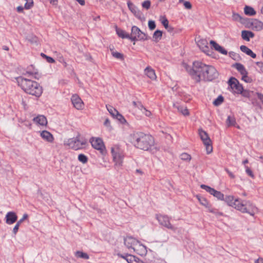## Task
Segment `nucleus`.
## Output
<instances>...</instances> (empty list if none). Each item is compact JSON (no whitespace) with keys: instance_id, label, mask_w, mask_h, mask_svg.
<instances>
[{"instance_id":"f3484780","label":"nucleus","mask_w":263,"mask_h":263,"mask_svg":"<svg viewBox=\"0 0 263 263\" xmlns=\"http://www.w3.org/2000/svg\"><path fill=\"white\" fill-rule=\"evenodd\" d=\"M17 216L14 212H9L6 215V222L8 224H12L17 220Z\"/></svg>"},{"instance_id":"ddd939ff","label":"nucleus","mask_w":263,"mask_h":263,"mask_svg":"<svg viewBox=\"0 0 263 263\" xmlns=\"http://www.w3.org/2000/svg\"><path fill=\"white\" fill-rule=\"evenodd\" d=\"M71 101L73 107L77 109L81 110L83 109L84 106V103L78 95H73L71 98Z\"/></svg>"},{"instance_id":"c9c22d12","label":"nucleus","mask_w":263,"mask_h":263,"mask_svg":"<svg viewBox=\"0 0 263 263\" xmlns=\"http://www.w3.org/2000/svg\"><path fill=\"white\" fill-rule=\"evenodd\" d=\"M179 3H183L184 7L186 9H191L192 7V4L189 1H185L184 0H179Z\"/></svg>"},{"instance_id":"412c9836","label":"nucleus","mask_w":263,"mask_h":263,"mask_svg":"<svg viewBox=\"0 0 263 263\" xmlns=\"http://www.w3.org/2000/svg\"><path fill=\"white\" fill-rule=\"evenodd\" d=\"M173 106L174 108H176L177 110L181 112L182 115L184 116L189 115V112L186 107L181 105L178 103H174Z\"/></svg>"},{"instance_id":"ea45409f","label":"nucleus","mask_w":263,"mask_h":263,"mask_svg":"<svg viewBox=\"0 0 263 263\" xmlns=\"http://www.w3.org/2000/svg\"><path fill=\"white\" fill-rule=\"evenodd\" d=\"M241 51L249 55L251 50L245 45H241L240 47Z\"/></svg>"},{"instance_id":"aec40b11","label":"nucleus","mask_w":263,"mask_h":263,"mask_svg":"<svg viewBox=\"0 0 263 263\" xmlns=\"http://www.w3.org/2000/svg\"><path fill=\"white\" fill-rule=\"evenodd\" d=\"M33 120L36 124L42 126L46 125L47 123V121L46 117L43 115L37 116V117L34 118Z\"/></svg>"},{"instance_id":"39448f33","label":"nucleus","mask_w":263,"mask_h":263,"mask_svg":"<svg viewBox=\"0 0 263 263\" xmlns=\"http://www.w3.org/2000/svg\"><path fill=\"white\" fill-rule=\"evenodd\" d=\"M111 153L115 163V166L117 168L121 167L123 165L124 158V153L118 145H115L111 148Z\"/></svg>"},{"instance_id":"6e6d98bb","label":"nucleus","mask_w":263,"mask_h":263,"mask_svg":"<svg viewBox=\"0 0 263 263\" xmlns=\"http://www.w3.org/2000/svg\"><path fill=\"white\" fill-rule=\"evenodd\" d=\"M256 65L259 68V72L263 73V63L262 62H257Z\"/></svg>"},{"instance_id":"9d476101","label":"nucleus","mask_w":263,"mask_h":263,"mask_svg":"<svg viewBox=\"0 0 263 263\" xmlns=\"http://www.w3.org/2000/svg\"><path fill=\"white\" fill-rule=\"evenodd\" d=\"M156 217L160 225L174 232L176 231L177 228L171 223L170 218L167 215H157Z\"/></svg>"},{"instance_id":"4c0bfd02","label":"nucleus","mask_w":263,"mask_h":263,"mask_svg":"<svg viewBox=\"0 0 263 263\" xmlns=\"http://www.w3.org/2000/svg\"><path fill=\"white\" fill-rule=\"evenodd\" d=\"M139 108L141 110V111L147 117H150L152 113L150 111L147 110L142 105H140Z\"/></svg>"},{"instance_id":"20e7f679","label":"nucleus","mask_w":263,"mask_h":263,"mask_svg":"<svg viewBox=\"0 0 263 263\" xmlns=\"http://www.w3.org/2000/svg\"><path fill=\"white\" fill-rule=\"evenodd\" d=\"M133 143L137 148L149 151L154 146L155 141L151 135L138 132L134 135Z\"/></svg>"},{"instance_id":"1a4fd4ad","label":"nucleus","mask_w":263,"mask_h":263,"mask_svg":"<svg viewBox=\"0 0 263 263\" xmlns=\"http://www.w3.org/2000/svg\"><path fill=\"white\" fill-rule=\"evenodd\" d=\"M89 142L92 147L100 152L102 154L105 152V146L103 140L98 137H91L89 139Z\"/></svg>"},{"instance_id":"5701e85b","label":"nucleus","mask_w":263,"mask_h":263,"mask_svg":"<svg viewBox=\"0 0 263 263\" xmlns=\"http://www.w3.org/2000/svg\"><path fill=\"white\" fill-rule=\"evenodd\" d=\"M254 36L253 32L250 31L243 30L241 31V37L242 39L247 41H249L250 38Z\"/></svg>"},{"instance_id":"e433bc0d","label":"nucleus","mask_w":263,"mask_h":263,"mask_svg":"<svg viewBox=\"0 0 263 263\" xmlns=\"http://www.w3.org/2000/svg\"><path fill=\"white\" fill-rule=\"evenodd\" d=\"M223 101V98L222 96H219L213 102V104L215 106H218Z\"/></svg>"},{"instance_id":"603ef678","label":"nucleus","mask_w":263,"mask_h":263,"mask_svg":"<svg viewBox=\"0 0 263 263\" xmlns=\"http://www.w3.org/2000/svg\"><path fill=\"white\" fill-rule=\"evenodd\" d=\"M255 24H256L255 27L258 30H261L263 28V23L261 21H256Z\"/></svg>"},{"instance_id":"393cba45","label":"nucleus","mask_w":263,"mask_h":263,"mask_svg":"<svg viewBox=\"0 0 263 263\" xmlns=\"http://www.w3.org/2000/svg\"><path fill=\"white\" fill-rule=\"evenodd\" d=\"M226 124L228 127L235 126L236 125L235 118L234 116H229L226 120Z\"/></svg>"},{"instance_id":"f03ea898","label":"nucleus","mask_w":263,"mask_h":263,"mask_svg":"<svg viewBox=\"0 0 263 263\" xmlns=\"http://www.w3.org/2000/svg\"><path fill=\"white\" fill-rule=\"evenodd\" d=\"M225 202L229 205L242 213H248L252 216L258 213L257 208L250 201L235 198L233 196L224 197Z\"/></svg>"},{"instance_id":"e2e57ef3","label":"nucleus","mask_w":263,"mask_h":263,"mask_svg":"<svg viewBox=\"0 0 263 263\" xmlns=\"http://www.w3.org/2000/svg\"><path fill=\"white\" fill-rule=\"evenodd\" d=\"M209 211L211 212V213H214L215 214H218V215H222V213H220V212H216V211H215L213 209H210L209 210Z\"/></svg>"},{"instance_id":"423d86ee","label":"nucleus","mask_w":263,"mask_h":263,"mask_svg":"<svg viewBox=\"0 0 263 263\" xmlns=\"http://www.w3.org/2000/svg\"><path fill=\"white\" fill-rule=\"evenodd\" d=\"M86 140L84 138L78 136L76 137L68 139L65 142V144L72 149L78 150L81 149L86 144Z\"/></svg>"},{"instance_id":"a878e982","label":"nucleus","mask_w":263,"mask_h":263,"mask_svg":"<svg viewBox=\"0 0 263 263\" xmlns=\"http://www.w3.org/2000/svg\"><path fill=\"white\" fill-rule=\"evenodd\" d=\"M127 257V262L128 263H142V261L135 256L130 255Z\"/></svg>"},{"instance_id":"6ab92c4d","label":"nucleus","mask_w":263,"mask_h":263,"mask_svg":"<svg viewBox=\"0 0 263 263\" xmlns=\"http://www.w3.org/2000/svg\"><path fill=\"white\" fill-rule=\"evenodd\" d=\"M41 137L48 142H52L54 138L52 135L47 130H43L40 133Z\"/></svg>"},{"instance_id":"58836bf2","label":"nucleus","mask_w":263,"mask_h":263,"mask_svg":"<svg viewBox=\"0 0 263 263\" xmlns=\"http://www.w3.org/2000/svg\"><path fill=\"white\" fill-rule=\"evenodd\" d=\"M180 157L181 160L188 161H190L191 159V155L185 153L181 154L180 156Z\"/></svg>"},{"instance_id":"f257e3e1","label":"nucleus","mask_w":263,"mask_h":263,"mask_svg":"<svg viewBox=\"0 0 263 263\" xmlns=\"http://www.w3.org/2000/svg\"><path fill=\"white\" fill-rule=\"evenodd\" d=\"M184 67L192 79L196 83L201 81H212L218 78L219 73L212 65H207L201 61H195L192 67L185 65Z\"/></svg>"},{"instance_id":"c756f323","label":"nucleus","mask_w":263,"mask_h":263,"mask_svg":"<svg viewBox=\"0 0 263 263\" xmlns=\"http://www.w3.org/2000/svg\"><path fill=\"white\" fill-rule=\"evenodd\" d=\"M162 35V32L159 30H157L153 34V39L156 42L159 41L161 39Z\"/></svg>"},{"instance_id":"4d7b16f0","label":"nucleus","mask_w":263,"mask_h":263,"mask_svg":"<svg viewBox=\"0 0 263 263\" xmlns=\"http://www.w3.org/2000/svg\"><path fill=\"white\" fill-rule=\"evenodd\" d=\"M20 224H18L17 223H16V224H15V226H14V227L13 228V233H14V234H16L18 231V228H19V227H20Z\"/></svg>"},{"instance_id":"052dcab7","label":"nucleus","mask_w":263,"mask_h":263,"mask_svg":"<svg viewBox=\"0 0 263 263\" xmlns=\"http://www.w3.org/2000/svg\"><path fill=\"white\" fill-rule=\"evenodd\" d=\"M226 171H227V172L228 173V174H229V176L231 178H234L235 177L234 175L231 172H230L229 170H228V169H226Z\"/></svg>"},{"instance_id":"8fccbe9b","label":"nucleus","mask_w":263,"mask_h":263,"mask_svg":"<svg viewBox=\"0 0 263 263\" xmlns=\"http://www.w3.org/2000/svg\"><path fill=\"white\" fill-rule=\"evenodd\" d=\"M232 17L234 21H239L241 20V16L238 13H233Z\"/></svg>"},{"instance_id":"2eb2a0df","label":"nucleus","mask_w":263,"mask_h":263,"mask_svg":"<svg viewBox=\"0 0 263 263\" xmlns=\"http://www.w3.org/2000/svg\"><path fill=\"white\" fill-rule=\"evenodd\" d=\"M197 44L203 52L207 54H210V50L208 46V42L206 40L200 39L197 41Z\"/></svg>"},{"instance_id":"864d4df0","label":"nucleus","mask_w":263,"mask_h":263,"mask_svg":"<svg viewBox=\"0 0 263 263\" xmlns=\"http://www.w3.org/2000/svg\"><path fill=\"white\" fill-rule=\"evenodd\" d=\"M217 51L223 55H227L228 53L227 51L221 46Z\"/></svg>"},{"instance_id":"72a5a7b5","label":"nucleus","mask_w":263,"mask_h":263,"mask_svg":"<svg viewBox=\"0 0 263 263\" xmlns=\"http://www.w3.org/2000/svg\"><path fill=\"white\" fill-rule=\"evenodd\" d=\"M111 54L112 55L117 59H119V60H124V55L123 54L120 53V52H117V51H112L111 52Z\"/></svg>"},{"instance_id":"680f3d73","label":"nucleus","mask_w":263,"mask_h":263,"mask_svg":"<svg viewBox=\"0 0 263 263\" xmlns=\"http://www.w3.org/2000/svg\"><path fill=\"white\" fill-rule=\"evenodd\" d=\"M118 255H119V257H121V258H123V259H125L126 260H127V257L126 256H129L130 254H125V255H124V254H119Z\"/></svg>"},{"instance_id":"69168bd1","label":"nucleus","mask_w":263,"mask_h":263,"mask_svg":"<svg viewBox=\"0 0 263 263\" xmlns=\"http://www.w3.org/2000/svg\"><path fill=\"white\" fill-rule=\"evenodd\" d=\"M77 2H78L81 5L84 6L85 4L84 0H76Z\"/></svg>"},{"instance_id":"6e6552de","label":"nucleus","mask_w":263,"mask_h":263,"mask_svg":"<svg viewBox=\"0 0 263 263\" xmlns=\"http://www.w3.org/2000/svg\"><path fill=\"white\" fill-rule=\"evenodd\" d=\"M199 135L206 147V151L208 154L211 153L213 151L212 142L208 134L202 129L199 130Z\"/></svg>"},{"instance_id":"bf43d9fd","label":"nucleus","mask_w":263,"mask_h":263,"mask_svg":"<svg viewBox=\"0 0 263 263\" xmlns=\"http://www.w3.org/2000/svg\"><path fill=\"white\" fill-rule=\"evenodd\" d=\"M46 59L47 61L49 63H53L55 62L54 60L51 57L46 56Z\"/></svg>"},{"instance_id":"bb28decb","label":"nucleus","mask_w":263,"mask_h":263,"mask_svg":"<svg viewBox=\"0 0 263 263\" xmlns=\"http://www.w3.org/2000/svg\"><path fill=\"white\" fill-rule=\"evenodd\" d=\"M244 12L246 15L249 16H253L256 14V12L254 9L252 7L248 6H245L244 8Z\"/></svg>"},{"instance_id":"a19ab883","label":"nucleus","mask_w":263,"mask_h":263,"mask_svg":"<svg viewBox=\"0 0 263 263\" xmlns=\"http://www.w3.org/2000/svg\"><path fill=\"white\" fill-rule=\"evenodd\" d=\"M104 125L107 128V130H108L109 131H110L112 130V127L110 124V122L108 118H106L105 120V121L104 122Z\"/></svg>"},{"instance_id":"79ce46f5","label":"nucleus","mask_w":263,"mask_h":263,"mask_svg":"<svg viewBox=\"0 0 263 263\" xmlns=\"http://www.w3.org/2000/svg\"><path fill=\"white\" fill-rule=\"evenodd\" d=\"M161 21L164 28L167 29L168 28V21L167 19L165 16H163L161 17Z\"/></svg>"},{"instance_id":"13d9d810","label":"nucleus","mask_w":263,"mask_h":263,"mask_svg":"<svg viewBox=\"0 0 263 263\" xmlns=\"http://www.w3.org/2000/svg\"><path fill=\"white\" fill-rule=\"evenodd\" d=\"M256 95L258 98V99L262 102L263 104V94L259 93V92H256Z\"/></svg>"},{"instance_id":"f8f14e48","label":"nucleus","mask_w":263,"mask_h":263,"mask_svg":"<svg viewBox=\"0 0 263 263\" xmlns=\"http://www.w3.org/2000/svg\"><path fill=\"white\" fill-rule=\"evenodd\" d=\"M22 76L25 78L31 77L35 79H39L41 77V74L34 66L30 65L27 68L26 71L23 73Z\"/></svg>"},{"instance_id":"c03bdc74","label":"nucleus","mask_w":263,"mask_h":263,"mask_svg":"<svg viewBox=\"0 0 263 263\" xmlns=\"http://www.w3.org/2000/svg\"><path fill=\"white\" fill-rule=\"evenodd\" d=\"M127 5H128V8L133 13L136 12L137 8L133 3H130V2H128V3H127Z\"/></svg>"},{"instance_id":"0e129e2a","label":"nucleus","mask_w":263,"mask_h":263,"mask_svg":"<svg viewBox=\"0 0 263 263\" xmlns=\"http://www.w3.org/2000/svg\"><path fill=\"white\" fill-rule=\"evenodd\" d=\"M249 55H250L253 59H255L256 57V54L255 53H254L252 50L250 52Z\"/></svg>"},{"instance_id":"0eeeda50","label":"nucleus","mask_w":263,"mask_h":263,"mask_svg":"<svg viewBox=\"0 0 263 263\" xmlns=\"http://www.w3.org/2000/svg\"><path fill=\"white\" fill-rule=\"evenodd\" d=\"M147 39L146 34L143 32L138 27L133 26L129 35V40L132 41H144Z\"/></svg>"},{"instance_id":"7ed1b4c3","label":"nucleus","mask_w":263,"mask_h":263,"mask_svg":"<svg viewBox=\"0 0 263 263\" xmlns=\"http://www.w3.org/2000/svg\"><path fill=\"white\" fill-rule=\"evenodd\" d=\"M19 86L27 93L39 98L43 93V88L37 82L23 76L16 79Z\"/></svg>"},{"instance_id":"49530a36","label":"nucleus","mask_w":263,"mask_h":263,"mask_svg":"<svg viewBox=\"0 0 263 263\" xmlns=\"http://www.w3.org/2000/svg\"><path fill=\"white\" fill-rule=\"evenodd\" d=\"M142 6L144 8L146 9H148L151 6V2L148 0L145 1L142 3Z\"/></svg>"},{"instance_id":"09e8293b","label":"nucleus","mask_w":263,"mask_h":263,"mask_svg":"<svg viewBox=\"0 0 263 263\" xmlns=\"http://www.w3.org/2000/svg\"><path fill=\"white\" fill-rule=\"evenodd\" d=\"M148 26L150 30H154L156 28L155 22L154 21H149Z\"/></svg>"},{"instance_id":"b1692460","label":"nucleus","mask_w":263,"mask_h":263,"mask_svg":"<svg viewBox=\"0 0 263 263\" xmlns=\"http://www.w3.org/2000/svg\"><path fill=\"white\" fill-rule=\"evenodd\" d=\"M116 31L118 35L122 39H128L129 40V34L127 33L124 30L116 27Z\"/></svg>"},{"instance_id":"774afa93","label":"nucleus","mask_w":263,"mask_h":263,"mask_svg":"<svg viewBox=\"0 0 263 263\" xmlns=\"http://www.w3.org/2000/svg\"><path fill=\"white\" fill-rule=\"evenodd\" d=\"M255 263H263V258H259L258 259L255 260Z\"/></svg>"},{"instance_id":"7c9ffc66","label":"nucleus","mask_w":263,"mask_h":263,"mask_svg":"<svg viewBox=\"0 0 263 263\" xmlns=\"http://www.w3.org/2000/svg\"><path fill=\"white\" fill-rule=\"evenodd\" d=\"M106 108L108 112L112 116L113 118L115 117V116L119 112L117 110H116L114 107L110 105H106Z\"/></svg>"},{"instance_id":"9b49d317","label":"nucleus","mask_w":263,"mask_h":263,"mask_svg":"<svg viewBox=\"0 0 263 263\" xmlns=\"http://www.w3.org/2000/svg\"><path fill=\"white\" fill-rule=\"evenodd\" d=\"M229 84L234 93L237 94L242 93L243 91V87L236 78H231L229 81Z\"/></svg>"},{"instance_id":"cd10ccee","label":"nucleus","mask_w":263,"mask_h":263,"mask_svg":"<svg viewBox=\"0 0 263 263\" xmlns=\"http://www.w3.org/2000/svg\"><path fill=\"white\" fill-rule=\"evenodd\" d=\"M212 195L214 196L217 199L220 200H224V195L219 191H216L215 189L213 191V192Z\"/></svg>"},{"instance_id":"dca6fc26","label":"nucleus","mask_w":263,"mask_h":263,"mask_svg":"<svg viewBox=\"0 0 263 263\" xmlns=\"http://www.w3.org/2000/svg\"><path fill=\"white\" fill-rule=\"evenodd\" d=\"M133 250L138 254L142 256H145L147 252L146 246L140 243L139 241L138 242L137 245L135 247V248H133Z\"/></svg>"},{"instance_id":"5fc2aeb1","label":"nucleus","mask_w":263,"mask_h":263,"mask_svg":"<svg viewBox=\"0 0 263 263\" xmlns=\"http://www.w3.org/2000/svg\"><path fill=\"white\" fill-rule=\"evenodd\" d=\"M28 214H24L23 215V217H22L21 219H20V220L17 222V223L18 224H20V225H21V224H22V222H23L25 219H26L28 218Z\"/></svg>"},{"instance_id":"f704fd0d","label":"nucleus","mask_w":263,"mask_h":263,"mask_svg":"<svg viewBox=\"0 0 263 263\" xmlns=\"http://www.w3.org/2000/svg\"><path fill=\"white\" fill-rule=\"evenodd\" d=\"M200 187L202 189L205 190L207 192L210 193L211 195L212 194L213 191L214 190V189L212 188L211 187H210L208 185H205V184H201L200 185Z\"/></svg>"},{"instance_id":"338daca9","label":"nucleus","mask_w":263,"mask_h":263,"mask_svg":"<svg viewBox=\"0 0 263 263\" xmlns=\"http://www.w3.org/2000/svg\"><path fill=\"white\" fill-rule=\"evenodd\" d=\"M58 0H50V3L53 5H57L58 4Z\"/></svg>"},{"instance_id":"3c124183","label":"nucleus","mask_w":263,"mask_h":263,"mask_svg":"<svg viewBox=\"0 0 263 263\" xmlns=\"http://www.w3.org/2000/svg\"><path fill=\"white\" fill-rule=\"evenodd\" d=\"M242 80L247 83H251L252 79L248 76V74L242 76Z\"/></svg>"},{"instance_id":"4468645a","label":"nucleus","mask_w":263,"mask_h":263,"mask_svg":"<svg viewBox=\"0 0 263 263\" xmlns=\"http://www.w3.org/2000/svg\"><path fill=\"white\" fill-rule=\"evenodd\" d=\"M139 241L132 236H127L124 239V245L129 249H132L137 245Z\"/></svg>"},{"instance_id":"a211bd4d","label":"nucleus","mask_w":263,"mask_h":263,"mask_svg":"<svg viewBox=\"0 0 263 263\" xmlns=\"http://www.w3.org/2000/svg\"><path fill=\"white\" fill-rule=\"evenodd\" d=\"M144 73L152 80H155L157 78V76L155 73V71L150 66H147L144 69Z\"/></svg>"},{"instance_id":"4be33fe9","label":"nucleus","mask_w":263,"mask_h":263,"mask_svg":"<svg viewBox=\"0 0 263 263\" xmlns=\"http://www.w3.org/2000/svg\"><path fill=\"white\" fill-rule=\"evenodd\" d=\"M233 67L236 68L238 71L240 72L242 76L246 74H248V71H247L245 66L242 64L236 63L233 64Z\"/></svg>"},{"instance_id":"2f4dec72","label":"nucleus","mask_w":263,"mask_h":263,"mask_svg":"<svg viewBox=\"0 0 263 263\" xmlns=\"http://www.w3.org/2000/svg\"><path fill=\"white\" fill-rule=\"evenodd\" d=\"M114 118L117 119L122 124H125L127 123L126 120H125L124 117L119 112L116 115V116H115V117Z\"/></svg>"},{"instance_id":"37998d69","label":"nucleus","mask_w":263,"mask_h":263,"mask_svg":"<svg viewBox=\"0 0 263 263\" xmlns=\"http://www.w3.org/2000/svg\"><path fill=\"white\" fill-rule=\"evenodd\" d=\"M197 198L199 200V201L200 202V203L205 206H207L208 205V201L206 200V199H205V198H202V197H200L199 196H197Z\"/></svg>"},{"instance_id":"a18cd8bd","label":"nucleus","mask_w":263,"mask_h":263,"mask_svg":"<svg viewBox=\"0 0 263 263\" xmlns=\"http://www.w3.org/2000/svg\"><path fill=\"white\" fill-rule=\"evenodd\" d=\"M210 43L211 45L212 48H213L216 51L219 49V47L220 46L218 44H217L216 42L213 40H211Z\"/></svg>"},{"instance_id":"de8ad7c7","label":"nucleus","mask_w":263,"mask_h":263,"mask_svg":"<svg viewBox=\"0 0 263 263\" xmlns=\"http://www.w3.org/2000/svg\"><path fill=\"white\" fill-rule=\"evenodd\" d=\"M245 168L246 173L251 177L253 178L254 177V175L251 170L248 166H245Z\"/></svg>"},{"instance_id":"473e14b6","label":"nucleus","mask_w":263,"mask_h":263,"mask_svg":"<svg viewBox=\"0 0 263 263\" xmlns=\"http://www.w3.org/2000/svg\"><path fill=\"white\" fill-rule=\"evenodd\" d=\"M78 159L79 161L84 164L86 163L88 161L87 157L83 154L79 155Z\"/></svg>"},{"instance_id":"c85d7f7f","label":"nucleus","mask_w":263,"mask_h":263,"mask_svg":"<svg viewBox=\"0 0 263 263\" xmlns=\"http://www.w3.org/2000/svg\"><path fill=\"white\" fill-rule=\"evenodd\" d=\"M75 255L78 258H81L85 259H88L89 258V255L87 253L80 251H76L75 253Z\"/></svg>"}]
</instances>
